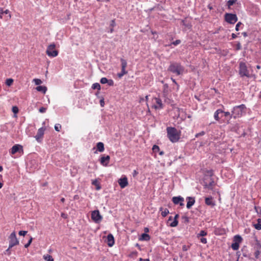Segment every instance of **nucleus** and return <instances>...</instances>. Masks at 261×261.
<instances>
[{
    "label": "nucleus",
    "instance_id": "nucleus-1",
    "mask_svg": "<svg viewBox=\"0 0 261 261\" xmlns=\"http://www.w3.org/2000/svg\"><path fill=\"white\" fill-rule=\"evenodd\" d=\"M167 136L172 143H175L179 141L180 138V132L175 127H167L166 128Z\"/></svg>",
    "mask_w": 261,
    "mask_h": 261
},
{
    "label": "nucleus",
    "instance_id": "nucleus-2",
    "mask_svg": "<svg viewBox=\"0 0 261 261\" xmlns=\"http://www.w3.org/2000/svg\"><path fill=\"white\" fill-rule=\"evenodd\" d=\"M168 71L175 74L176 75H179L182 73L184 71V67L180 63L176 62H170L168 69Z\"/></svg>",
    "mask_w": 261,
    "mask_h": 261
},
{
    "label": "nucleus",
    "instance_id": "nucleus-3",
    "mask_svg": "<svg viewBox=\"0 0 261 261\" xmlns=\"http://www.w3.org/2000/svg\"><path fill=\"white\" fill-rule=\"evenodd\" d=\"M245 109L246 106L244 104L234 107L231 111V117H233L234 119L241 117L243 113H245Z\"/></svg>",
    "mask_w": 261,
    "mask_h": 261
},
{
    "label": "nucleus",
    "instance_id": "nucleus-4",
    "mask_svg": "<svg viewBox=\"0 0 261 261\" xmlns=\"http://www.w3.org/2000/svg\"><path fill=\"white\" fill-rule=\"evenodd\" d=\"M239 74L241 77L246 76L250 77V75L249 73V71L247 69L246 63L243 62H240L239 63Z\"/></svg>",
    "mask_w": 261,
    "mask_h": 261
},
{
    "label": "nucleus",
    "instance_id": "nucleus-5",
    "mask_svg": "<svg viewBox=\"0 0 261 261\" xmlns=\"http://www.w3.org/2000/svg\"><path fill=\"white\" fill-rule=\"evenodd\" d=\"M55 44L54 43L50 44L46 49V54L50 57H55L58 56V51L55 49Z\"/></svg>",
    "mask_w": 261,
    "mask_h": 261
},
{
    "label": "nucleus",
    "instance_id": "nucleus-6",
    "mask_svg": "<svg viewBox=\"0 0 261 261\" xmlns=\"http://www.w3.org/2000/svg\"><path fill=\"white\" fill-rule=\"evenodd\" d=\"M225 20L230 24H234L238 21V17L235 14L226 13L225 14Z\"/></svg>",
    "mask_w": 261,
    "mask_h": 261
},
{
    "label": "nucleus",
    "instance_id": "nucleus-7",
    "mask_svg": "<svg viewBox=\"0 0 261 261\" xmlns=\"http://www.w3.org/2000/svg\"><path fill=\"white\" fill-rule=\"evenodd\" d=\"M19 244L15 232H13L9 236V248H11Z\"/></svg>",
    "mask_w": 261,
    "mask_h": 261
},
{
    "label": "nucleus",
    "instance_id": "nucleus-8",
    "mask_svg": "<svg viewBox=\"0 0 261 261\" xmlns=\"http://www.w3.org/2000/svg\"><path fill=\"white\" fill-rule=\"evenodd\" d=\"M91 218L96 223L100 222L102 219L98 210H94L91 213Z\"/></svg>",
    "mask_w": 261,
    "mask_h": 261
},
{
    "label": "nucleus",
    "instance_id": "nucleus-9",
    "mask_svg": "<svg viewBox=\"0 0 261 261\" xmlns=\"http://www.w3.org/2000/svg\"><path fill=\"white\" fill-rule=\"evenodd\" d=\"M45 128L42 127L38 130L36 135L35 138L38 142H41L42 141V138L43 137Z\"/></svg>",
    "mask_w": 261,
    "mask_h": 261
},
{
    "label": "nucleus",
    "instance_id": "nucleus-10",
    "mask_svg": "<svg viewBox=\"0 0 261 261\" xmlns=\"http://www.w3.org/2000/svg\"><path fill=\"white\" fill-rule=\"evenodd\" d=\"M172 202L175 204H179L180 206H182L184 205V198L180 196H174L172 197Z\"/></svg>",
    "mask_w": 261,
    "mask_h": 261
},
{
    "label": "nucleus",
    "instance_id": "nucleus-11",
    "mask_svg": "<svg viewBox=\"0 0 261 261\" xmlns=\"http://www.w3.org/2000/svg\"><path fill=\"white\" fill-rule=\"evenodd\" d=\"M110 160V156L108 155H102L99 159L100 164L103 166H107Z\"/></svg>",
    "mask_w": 261,
    "mask_h": 261
},
{
    "label": "nucleus",
    "instance_id": "nucleus-12",
    "mask_svg": "<svg viewBox=\"0 0 261 261\" xmlns=\"http://www.w3.org/2000/svg\"><path fill=\"white\" fill-rule=\"evenodd\" d=\"M186 200L188 201L187 203V208L190 209L195 202V198L194 197H187Z\"/></svg>",
    "mask_w": 261,
    "mask_h": 261
},
{
    "label": "nucleus",
    "instance_id": "nucleus-13",
    "mask_svg": "<svg viewBox=\"0 0 261 261\" xmlns=\"http://www.w3.org/2000/svg\"><path fill=\"white\" fill-rule=\"evenodd\" d=\"M20 150L23 151L22 146L19 144H16L11 148L10 153L14 154L17 152H20Z\"/></svg>",
    "mask_w": 261,
    "mask_h": 261
},
{
    "label": "nucleus",
    "instance_id": "nucleus-14",
    "mask_svg": "<svg viewBox=\"0 0 261 261\" xmlns=\"http://www.w3.org/2000/svg\"><path fill=\"white\" fill-rule=\"evenodd\" d=\"M118 184L122 189L126 187L128 185V180L127 177L124 176L123 178H120L118 180Z\"/></svg>",
    "mask_w": 261,
    "mask_h": 261
},
{
    "label": "nucleus",
    "instance_id": "nucleus-15",
    "mask_svg": "<svg viewBox=\"0 0 261 261\" xmlns=\"http://www.w3.org/2000/svg\"><path fill=\"white\" fill-rule=\"evenodd\" d=\"M115 243L114 237L112 234L109 233L107 236V244L109 247H112Z\"/></svg>",
    "mask_w": 261,
    "mask_h": 261
},
{
    "label": "nucleus",
    "instance_id": "nucleus-16",
    "mask_svg": "<svg viewBox=\"0 0 261 261\" xmlns=\"http://www.w3.org/2000/svg\"><path fill=\"white\" fill-rule=\"evenodd\" d=\"M224 112V111L221 109H217L214 114V119L217 121H219L220 119V118L222 117L221 115L220 117L219 116L220 114H222Z\"/></svg>",
    "mask_w": 261,
    "mask_h": 261
},
{
    "label": "nucleus",
    "instance_id": "nucleus-17",
    "mask_svg": "<svg viewBox=\"0 0 261 261\" xmlns=\"http://www.w3.org/2000/svg\"><path fill=\"white\" fill-rule=\"evenodd\" d=\"M154 99L155 100V102L158 106L154 105L153 108L155 109H161L163 108V105L162 103V100L159 97H155Z\"/></svg>",
    "mask_w": 261,
    "mask_h": 261
},
{
    "label": "nucleus",
    "instance_id": "nucleus-18",
    "mask_svg": "<svg viewBox=\"0 0 261 261\" xmlns=\"http://www.w3.org/2000/svg\"><path fill=\"white\" fill-rule=\"evenodd\" d=\"M203 186L205 188L211 189L214 185V180L213 178H211V181H203Z\"/></svg>",
    "mask_w": 261,
    "mask_h": 261
},
{
    "label": "nucleus",
    "instance_id": "nucleus-19",
    "mask_svg": "<svg viewBox=\"0 0 261 261\" xmlns=\"http://www.w3.org/2000/svg\"><path fill=\"white\" fill-rule=\"evenodd\" d=\"M205 203L206 205L214 206L215 205V202L213 200V198L212 197H206L205 198Z\"/></svg>",
    "mask_w": 261,
    "mask_h": 261
},
{
    "label": "nucleus",
    "instance_id": "nucleus-20",
    "mask_svg": "<svg viewBox=\"0 0 261 261\" xmlns=\"http://www.w3.org/2000/svg\"><path fill=\"white\" fill-rule=\"evenodd\" d=\"M179 217L178 214H176L174 217V220L172 222H171L169 225L170 227H174L177 226L178 221L177 220V219Z\"/></svg>",
    "mask_w": 261,
    "mask_h": 261
},
{
    "label": "nucleus",
    "instance_id": "nucleus-21",
    "mask_svg": "<svg viewBox=\"0 0 261 261\" xmlns=\"http://www.w3.org/2000/svg\"><path fill=\"white\" fill-rule=\"evenodd\" d=\"M97 150L102 152L105 150L104 144L102 142H98L96 144Z\"/></svg>",
    "mask_w": 261,
    "mask_h": 261
},
{
    "label": "nucleus",
    "instance_id": "nucleus-22",
    "mask_svg": "<svg viewBox=\"0 0 261 261\" xmlns=\"http://www.w3.org/2000/svg\"><path fill=\"white\" fill-rule=\"evenodd\" d=\"M254 239L255 241V248L256 249L261 250V243L260 241L257 239L256 236L254 237Z\"/></svg>",
    "mask_w": 261,
    "mask_h": 261
},
{
    "label": "nucleus",
    "instance_id": "nucleus-23",
    "mask_svg": "<svg viewBox=\"0 0 261 261\" xmlns=\"http://www.w3.org/2000/svg\"><path fill=\"white\" fill-rule=\"evenodd\" d=\"M150 239V237L149 234L146 233H143L141 234L140 238H139L140 240L141 241H149Z\"/></svg>",
    "mask_w": 261,
    "mask_h": 261
},
{
    "label": "nucleus",
    "instance_id": "nucleus-24",
    "mask_svg": "<svg viewBox=\"0 0 261 261\" xmlns=\"http://www.w3.org/2000/svg\"><path fill=\"white\" fill-rule=\"evenodd\" d=\"M36 89L43 94H45L47 90V87L44 86H38L36 88Z\"/></svg>",
    "mask_w": 261,
    "mask_h": 261
},
{
    "label": "nucleus",
    "instance_id": "nucleus-25",
    "mask_svg": "<svg viewBox=\"0 0 261 261\" xmlns=\"http://www.w3.org/2000/svg\"><path fill=\"white\" fill-rule=\"evenodd\" d=\"M160 211H162L161 215L163 217H165L169 213V211L167 208L164 209L162 207L160 208Z\"/></svg>",
    "mask_w": 261,
    "mask_h": 261
},
{
    "label": "nucleus",
    "instance_id": "nucleus-26",
    "mask_svg": "<svg viewBox=\"0 0 261 261\" xmlns=\"http://www.w3.org/2000/svg\"><path fill=\"white\" fill-rule=\"evenodd\" d=\"M253 226L254 227V228L258 230H259L261 229V219L260 218H258L257 219V223L256 224H254L253 225Z\"/></svg>",
    "mask_w": 261,
    "mask_h": 261
},
{
    "label": "nucleus",
    "instance_id": "nucleus-27",
    "mask_svg": "<svg viewBox=\"0 0 261 261\" xmlns=\"http://www.w3.org/2000/svg\"><path fill=\"white\" fill-rule=\"evenodd\" d=\"M243 240L241 236L237 234L233 237V242L240 244Z\"/></svg>",
    "mask_w": 261,
    "mask_h": 261
},
{
    "label": "nucleus",
    "instance_id": "nucleus-28",
    "mask_svg": "<svg viewBox=\"0 0 261 261\" xmlns=\"http://www.w3.org/2000/svg\"><path fill=\"white\" fill-rule=\"evenodd\" d=\"M127 73V71L125 69L121 68V71L120 73L117 74V76L119 79H121L124 75Z\"/></svg>",
    "mask_w": 261,
    "mask_h": 261
},
{
    "label": "nucleus",
    "instance_id": "nucleus-29",
    "mask_svg": "<svg viewBox=\"0 0 261 261\" xmlns=\"http://www.w3.org/2000/svg\"><path fill=\"white\" fill-rule=\"evenodd\" d=\"M180 43H181L180 40L177 39V40H176L175 41L171 42L170 44H169L168 45H166L165 46H169V47H171L172 45L176 46V45H178L179 44H180Z\"/></svg>",
    "mask_w": 261,
    "mask_h": 261
},
{
    "label": "nucleus",
    "instance_id": "nucleus-30",
    "mask_svg": "<svg viewBox=\"0 0 261 261\" xmlns=\"http://www.w3.org/2000/svg\"><path fill=\"white\" fill-rule=\"evenodd\" d=\"M120 61H121V68L125 69L127 66L126 61L125 59L121 58L120 59Z\"/></svg>",
    "mask_w": 261,
    "mask_h": 261
},
{
    "label": "nucleus",
    "instance_id": "nucleus-31",
    "mask_svg": "<svg viewBox=\"0 0 261 261\" xmlns=\"http://www.w3.org/2000/svg\"><path fill=\"white\" fill-rule=\"evenodd\" d=\"M207 235V232L204 230H201L199 233L197 234V237L199 238L200 237H204Z\"/></svg>",
    "mask_w": 261,
    "mask_h": 261
},
{
    "label": "nucleus",
    "instance_id": "nucleus-32",
    "mask_svg": "<svg viewBox=\"0 0 261 261\" xmlns=\"http://www.w3.org/2000/svg\"><path fill=\"white\" fill-rule=\"evenodd\" d=\"M237 0H229L227 1L226 5L229 9L230 8L231 6H232L237 2Z\"/></svg>",
    "mask_w": 261,
    "mask_h": 261
},
{
    "label": "nucleus",
    "instance_id": "nucleus-33",
    "mask_svg": "<svg viewBox=\"0 0 261 261\" xmlns=\"http://www.w3.org/2000/svg\"><path fill=\"white\" fill-rule=\"evenodd\" d=\"M231 248L234 250H238L239 248V244L233 242L231 244Z\"/></svg>",
    "mask_w": 261,
    "mask_h": 261
},
{
    "label": "nucleus",
    "instance_id": "nucleus-34",
    "mask_svg": "<svg viewBox=\"0 0 261 261\" xmlns=\"http://www.w3.org/2000/svg\"><path fill=\"white\" fill-rule=\"evenodd\" d=\"M43 257L44 259L47 261H54L53 257L49 254L44 255Z\"/></svg>",
    "mask_w": 261,
    "mask_h": 261
},
{
    "label": "nucleus",
    "instance_id": "nucleus-35",
    "mask_svg": "<svg viewBox=\"0 0 261 261\" xmlns=\"http://www.w3.org/2000/svg\"><path fill=\"white\" fill-rule=\"evenodd\" d=\"M213 174H214L213 171L212 170H207L206 171L204 177L213 176Z\"/></svg>",
    "mask_w": 261,
    "mask_h": 261
},
{
    "label": "nucleus",
    "instance_id": "nucleus-36",
    "mask_svg": "<svg viewBox=\"0 0 261 261\" xmlns=\"http://www.w3.org/2000/svg\"><path fill=\"white\" fill-rule=\"evenodd\" d=\"M92 184L93 185H95V186H96V189L97 190H99L100 189L101 187L99 186V185L98 184V181L96 179H95L94 180H93L92 182Z\"/></svg>",
    "mask_w": 261,
    "mask_h": 261
},
{
    "label": "nucleus",
    "instance_id": "nucleus-37",
    "mask_svg": "<svg viewBox=\"0 0 261 261\" xmlns=\"http://www.w3.org/2000/svg\"><path fill=\"white\" fill-rule=\"evenodd\" d=\"M92 88L93 89H97L99 90L100 89V85L98 83H94L92 86Z\"/></svg>",
    "mask_w": 261,
    "mask_h": 261
},
{
    "label": "nucleus",
    "instance_id": "nucleus-38",
    "mask_svg": "<svg viewBox=\"0 0 261 261\" xmlns=\"http://www.w3.org/2000/svg\"><path fill=\"white\" fill-rule=\"evenodd\" d=\"M260 253H261V250L256 249V250L254 252V256H255V259L259 258Z\"/></svg>",
    "mask_w": 261,
    "mask_h": 261
},
{
    "label": "nucleus",
    "instance_id": "nucleus-39",
    "mask_svg": "<svg viewBox=\"0 0 261 261\" xmlns=\"http://www.w3.org/2000/svg\"><path fill=\"white\" fill-rule=\"evenodd\" d=\"M152 149L154 153L159 152L160 150L159 147L156 145H154Z\"/></svg>",
    "mask_w": 261,
    "mask_h": 261
},
{
    "label": "nucleus",
    "instance_id": "nucleus-40",
    "mask_svg": "<svg viewBox=\"0 0 261 261\" xmlns=\"http://www.w3.org/2000/svg\"><path fill=\"white\" fill-rule=\"evenodd\" d=\"M13 82V80L12 79H8L6 80V84L8 86H10Z\"/></svg>",
    "mask_w": 261,
    "mask_h": 261
},
{
    "label": "nucleus",
    "instance_id": "nucleus-41",
    "mask_svg": "<svg viewBox=\"0 0 261 261\" xmlns=\"http://www.w3.org/2000/svg\"><path fill=\"white\" fill-rule=\"evenodd\" d=\"M181 219L183 220V222H184L185 223L187 224L189 222V219L187 216H182Z\"/></svg>",
    "mask_w": 261,
    "mask_h": 261
},
{
    "label": "nucleus",
    "instance_id": "nucleus-42",
    "mask_svg": "<svg viewBox=\"0 0 261 261\" xmlns=\"http://www.w3.org/2000/svg\"><path fill=\"white\" fill-rule=\"evenodd\" d=\"M222 114H224V116L225 117H229L230 118H233V117H231V113H230L229 112H225V111H224V112Z\"/></svg>",
    "mask_w": 261,
    "mask_h": 261
},
{
    "label": "nucleus",
    "instance_id": "nucleus-43",
    "mask_svg": "<svg viewBox=\"0 0 261 261\" xmlns=\"http://www.w3.org/2000/svg\"><path fill=\"white\" fill-rule=\"evenodd\" d=\"M61 128V125L60 124H56L55 125V129L57 132H60Z\"/></svg>",
    "mask_w": 261,
    "mask_h": 261
},
{
    "label": "nucleus",
    "instance_id": "nucleus-44",
    "mask_svg": "<svg viewBox=\"0 0 261 261\" xmlns=\"http://www.w3.org/2000/svg\"><path fill=\"white\" fill-rule=\"evenodd\" d=\"M32 240H33V238L31 237H30V239L28 241V242L26 244L24 245V247L28 248L31 244Z\"/></svg>",
    "mask_w": 261,
    "mask_h": 261
},
{
    "label": "nucleus",
    "instance_id": "nucleus-45",
    "mask_svg": "<svg viewBox=\"0 0 261 261\" xmlns=\"http://www.w3.org/2000/svg\"><path fill=\"white\" fill-rule=\"evenodd\" d=\"M100 82L102 84H105L108 82V80L106 77H102L100 80Z\"/></svg>",
    "mask_w": 261,
    "mask_h": 261
},
{
    "label": "nucleus",
    "instance_id": "nucleus-46",
    "mask_svg": "<svg viewBox=\"0 0 261 261\" xmlns=\"http://www.w3.org/2000/svg\"><path fill=\"white\" fill-rule=\"evenodd\" d=\"M12 111L15 114H17L18 112V108L16 106H13L12 109Z\"/></svg>",
    "mask_w": 261,
    "mask_h": 261
},
{
    "label": "nucleus",
    "instance_id": "nucleus-47",
    "mask_svg": "<svg viewBox=\"0 0 261 261\" xmlns=\"http://www.w3.org/2000/svg\"><path fill=\"white\" fill-rule=\"evenodd\" d=\"M34 81L36 85H39L42 83V81L38 79H34Z\"/></svg>",
    "mask_w": 261,
    "mask_h": 261
},
{
    "label": "nucleus",
    "instance_id": "nucleus-48",
    "mask_svg": "<svg viewBox=\"0 0 261 261\" xmlns=\"http://www.w3.org/2000/svg\"><path fill=\"white\" fill-rule=\"evenodd\" d=\"M241 48H242L241 44L240 42H238L236 45V50H239L241 49Z\"/></svg>",
    "mask_w": 261,
    "mask_h": 261
},
{
    "label": "nucleus",
    "instance_id": "nucleus-49",
    "mask_svg": "<svg viewBox=\"0 0 261 261\" xmlns=\"http://www.w3.org/2000/svg\"><path fill=\"white\" fill-rule=\"evenodd\" d=\"M46 108H44V107H41L39 109V112L41 113H45L46 112Z\"/></svg>",
    "mask_w": 261,
    "mask_h": 261
},
{
    "label": "nucleus",
    "instance_id": "nucleus-50",
    "mask_svg": "<svg viewBox=\"0 0 261 261\" xmlns=\"http://www.w3.org/2000/svg\"><path fill=\"white\" fill-rule=\"evenodd\" d=\"M19 234L20 236H25L27 233V231H24V230H20L19 231Z\"/></svg>",
    "mask_w": 261,
    "mask_h": 261
},
{
    "label": "nucleus",
    "instance_id": "nucleus-51",
    "mask_svg": "<svg viewBox=\"0 0 261 261\" xmlns=\"http://www.w3.org/2000/svg\"><path fill=\"white\" fill-rule=\"evenodd\" d=\"M205 134V132L204 131H202L199 133H197L196 135H195V137H198L199 136H203Z\"/></svg>",
    "mask_w": 261,
    "mask_h": 261
},
{
    "label": "nucleus",
    "instance_id": "nucleus-52",
    "mask_svg": "<svg viewBox=\"0 0 261 261\" xmlns=\"http://www.w3.org/2000/svg\"><path fill=\"white\" fill-rule=\"evenodd\" d=\"M108 85L110 86H113L114 85V81L112 80H108V82H107Z\"/></svg>",
    "mask_w": 261,
    "mask_h": 261
},
{
    "label": "nucleus",
    "instance_id": "nucleus-53",
    "mask_svg": "<svg viewBox=\"0 0 261 261\" xmlns=\"http://www.w3.org/2000/svg\"><path fill=\"white\" fill-rule=\"evenodd\" d=\"M116 25V23H115V19H113L111 21V22H110V26L112 27V28H113L114 27H115Z\"/></svg>",
    "mask_w": 261,
    "mask_h": 261
},
{
    "label": "nucleus",
    "instance_id": "nucleus-54",
    "mask_svg": "<svg viewBox=\"0 0 261 261\" xmlns=\"http://www.w3.org/2000/svg\"><path fill=\"white\" fill-rule=\"evenodd\" d=\"M242 24V23L241 22H239L238 23H237V24H236V30L237 31H238L239 30V27Z\"/></svg>",
    "mask_w": 261,
    "mask_h": 261
},
{
    "label": "nucleus",
    "instance_id": "nucleus-55",
    "mask_svg": "<svg viewBox=\"0 0 261 261\" xmlns=\"http://www.w3.org/2000/svg\"><path fill=\"white\" fill-rule=\"evenodd\" d=\"M189 248V246H187L185 245H183L182 247V251H186L188 250V249Z\"/></svg>",
    "mask_w": 261,
    "mask_h": 261
},
{
    "label": "nucleus",
    "instance_id": "nucleus-56",
    "mask_svg": "<svg viewBox=\"0 0 261 261\" xmlns=\"http://www.w3.org/2000/svg\"><path fill=\"white\" fill-rule=\"evenodd\" d=\"M100 105L101 107H103L105 105V101H104V98H101L100 100Z\"/></svg>",
    "mask_w": 261,
    "mask_h": 261
},
{
    "label": "nucleus",
    "instance_id": "nucleus-57",
    "mask_svg": "<svg viewBox=\"0 0 261 261\" xmlns=\"http://www.w3.org/2000/svg\"><path fill=\"white\" fill-rule=\"evenodd\" d=\"M200 242L203 244H206L207 243V240L205 238H201L200 239Z\"/></svg>",
    "mask_w": 261,
    "mask_h": 261
},
{
    "label": "nucleus",
    "instance_id": "nucleus-58",
    "mask_svg": "<svg viewBox=\"0 0 261 261\" xmlns=\"http://www.w3.org/2000/svg\"><path fill=\"white\" fill-rule=\"evenodd\" d=\"M239 128V126L238 124H236L234 127H232L231 128V131L236 132L237 129Z\"/></svg>",
    "mask_w": 261,
    "mask_h": 261
},
{
    "label": "nucleus",
    "instance_id": "nucleus-59",
    "mask_svg": "<svg viewBox=\"0 0 261 261\" xmlns=\"http://www.w3.org/2000/svg\"><path fill=\"white\" fill-rule=\"evenodd\" d=\"M171 79L172 81L173 82V83H174L177 86V89H178L179 88V85L176 82L175 80L172 77H171Z\"/></svg>",
    "mask_w": 261,
    "mask_h": 261
},
{
    "label": "nucleus",
    "instance_id": "nucleus-60",
    "mask_svg": "<svg viewBox=\"0 0 261 261\" xmlns=\"http://www.w3.org/2000/svg\"><path fill=\"white\" fill-rule=\"evenodd\" d=\"M212 176L204 177V181H206L207 182L211 181V178H212Z\"/></svg>",
    "mask_w": 261,
    "mask_h": 261
},
{
    "label": "nucleus",
    "instance_id": "nucleus-61",
    "mask_svg": "<svg viewBox=\"0 0 261 261\" xmlns=\"http://www.w3.org/2000/svg\"><path fill=\"white\" fill-rule=\"evenodd\" d=\"M259 208H261V207L256 206H254V210L257 213H259Z\"/></svg>",
    "mask_w": 261,
    "mask_h": 261
},
{
    "label": "nucleus",
    "instance_id": "nucleus-62",
    "mask_svg": "<svg viewBox=\"0 0 261 261\" xmlns=\"http://www.w3.org/2000/svg\"><path fill=\"white\" fill-rule=\"evenodd\" d=\"M10 249L11 248H9V247L6 250L5 253V254L7 253L8 255H10V254H11Z\"/></svg>",
    "mask_w": 261,
    "mask_h": 261
},
{
    "label": "nucleus",
    "instance_id": "nucleus-63",
    "mask_svg": "<svg viewBox=\"0 0 261 261\" xmlns=\"http://www.w3.org/2000/svg\"><path fill=\"white\" fill-rule=\"evenodd\" d=\"M138 254V252L137 251H133L130 254V256H133L134 255H137Z\"/></svg>",
    "mask_w": 261,
    "mask_h": 261
},
{
    "label": "nucleus",
    "instance_id": "nucleus-64",
    "mask_svg": "<svg viewBox=\"0 0 261 261\" xmlns=\"http://www.w3.org/2000/svg\"><path fill=\"white\" fill-rule=\"evenodd\" d=\"M139 261H150L149 259H143L142 258H140Z\"/></svg>",
    "mask_w": 261,
    "mask_h": 261
}]
</instances>
